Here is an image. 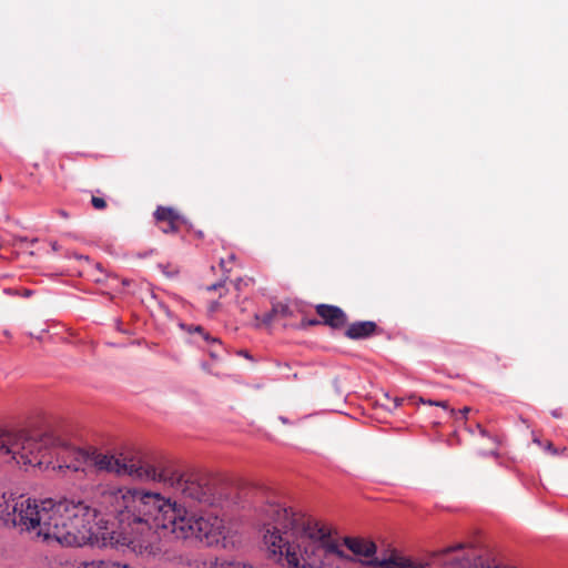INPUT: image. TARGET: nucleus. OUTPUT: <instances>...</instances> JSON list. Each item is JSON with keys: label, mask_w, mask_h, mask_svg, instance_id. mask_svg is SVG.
I'll list each match as a JSON object with an SVG mask.
<instances>
[{"label": "nucleus", "mask_w": 568, "mask_h": 568, "mask_svg": "<svg viewBox=\"0 0 568 568\" xmlns=\"http://www.w3.org/2000/svg\"><path fill=\"white\" fill-rule=\"evenodd\" d=\"M99 504L109 516L78 500L36 499L0 491V520L47 542L68 547L125 545L134 551H160L163 538L199 540L207 546L221 541V518L200 515L159 493L99 485Z\"/></svg>", "instance_id": "obj_1"}, {"label": "nucleus", "mask_w": 568, "mask_h": 568, "mask_svg": "<svg viewBox=\"0 0 568 568\" xmlns=\"http://www.w3.org/2000/svg\"><path fill=\"white\" fill-rule=\"evenodd\" d=\"M263 547L268 558L288 568H346L352 561L377 568L381 552L367 537H345L347 555L331 530L316 520L277 503H268L260 515Z\"/></svg>", "instance_id": "obj_2"}, {"label": "nucleus", "mask_w": 568, "mask_h": 568, "mask_svg": "<svg viewBox=\"0 0 568 568\" xmlns=\"http://www.w3.org/2000/svg\"><path fill=\"white\" fill-rule=\"evenodd\" d=\"M75 453H89L73 447L64 440L38 432L16 430L0 432V456H9L18 465L52 466V468L77 471L71 464Z\"/></svg>", "instance_id": "obj_3"}, {"label": "nucleus", "mask_w": 568, "mask_h": 568, "mask_svg": "<svg viewBox=\"0 0 568 568\" xmlns=\"http://www.w3.org/2000/svg\"><path fill=\"white\" fill-rule=\"evenodd\" d=\"M75 462L71 464L75 470H84L92 466L97 471L113 474L119 477L128 476L134 480L150 481L160 478L158 470L146 464L136 462L122 454L103 453L97 449L90 453H75Z\"/></svg>", "instance_id": "obj_4"}, {"label": "nucleus", "mask_w": 568, "mask_h": 568, "mask_svg": "<svg viewBox=\"0 0 568 568\" xmlns=\"http://www.w3.org/2000/svg\"><path fill=\"white\" fill-rule=\"evenodd\" d=\"M160 478L154 481H163L170 486L176 495L185 501L200 505H214L215 498L212 488L201 478L173 471L170 475L158 471Z\"/></svg>", "instance_id": "obj_5"}, {"label": "nucleus", "mask_w": 568, "mask_h": 568, "mask_svg": "<svg viewBox=\"0 0 568 568\" xmlns=\"http://www.w3.org/2000/svg\"><path fill=\"white\" fill-rule=\"evenodd\" d=\"M377 568H430L429 562H416L395 548L381 550V561Z\"/></svg>", "instance_id": "obj_6"}, {"label": "nucleus", "mask_w": 568, "mask_h": 568, "mask_svg": "<svg viewBox=\"0 0 568 568\" xmlns=\"http://www.w3.org/2000/svg\"><path fill=\"white\" fill-rule=\"evenodd\" d=\"M317 314L324 320V323L338 328L345 325L346 314L337 306L320 304L316 306Z\"/></svg>", "instance_id": "obj_7"}, {"label": "nucleus", "mask_w": 568, "mask_h": 568, "mask_svg": "<svg viewBox=\"0 0 568 568\" xmlns=\"http://www.w3.org/2000/svg\"><path fill=\"white\" fill-rule=\"evenodd\" d=\"M376 329V323L372 321L355 322L348 326L345 335L351 339L366 338Z\"/></svg>", "instance_id": "obj_8"}, {"label": "nucleus", "mask_w": 568, "mask_h": 568, "mask_svg": "<svg viewBox=\"0 0 568 568\" xmlns=\"http://www.w3.org/2000/svg\"><path fill=\"white\" fill-rule=\"evenodd\" d=\"M154 216L158 221L169 222V227L164 229V232L175 231L176 223L182 220V217L173 209L163 206L156 209Z\"/></svg>", "instance_id": "obj_9"}, {"label": "nucleus", "mask_w": 568, "mask_h": 568, "mask_svg": "<svg viewBox=\"0 0 568 568\" xmlns=\"http://www.w3.org/2000/svg\"><path fill=\"white\" fill-rule=\"evenodd\" d=\"M231 560L219 559L215 557L204 558L199 561L196 568H230Z\"/></svg>", "instance_id": "obj_10"}, {"label": "nucleus", "mask_w": 568, "mask_h": 568, "mask_svg": "<svg viewBox=\"0 0 568 568\" xmlns=\"http://www.w3.org/2000/svg\"><path fill=\"white\" fill-rule=\"evenodd\" d=\"M286 310H287V308H286V306H284V305H280V304H278V305H274V306H273V308H272L270 312H267V313L263 314L262 316H260V315H255V318H256L257 321H261L263 324L268 325V324H271V323H272V321L274 320L275 314H277V313H280V312H281L282 314H285V313H286Z\"/></svg>", "instance_id": "obj_11"}, {"label": "nucleus", "mask_w": 568, "mask_h": 568, "mask_svg": "<svg viewBox=\"0 0 568 568\" xmlns=\"http://www.w3.org/2000/svg\"><path fill=\"white\" fill-rule=\"evenodd\" d=\"M109 567V562H104V561H83V562H80L79 566L77 568H108Z\"/></svg>", "instance_id": "obj_12"}, {"label": "nucleus", "mask_w": 568, "mask_h": 568, "mask_svg": "<svg viewBox=\"0 0 568 568\" xmlns=\"http://www.w3.org/2000/svg\"><path fill=\"white\" fill-rule=\"evenodd\" d=\"M92 205L98 209V210H102L105 207L106 203L103 199L101 197H97V196H93L92 200Z\"/></svg>", "instance_id": "obj_13"}, {"label": "nucleus", "mask_w": 568, "mask_h": 568, "mask_svg": "<svg viewBox=\"0 0 568 568\" xmlns=\"http://www.w3.org/2000/svg\"><path fill=\"white\" fill-rule=\"evenodd\" d=\"M420 400H422V403H424V404L434 405V406H439V407L445 408V409H447V408H448V404H447V402H436V400H430V399H429V400L420 399Z\"/></svg>", "instance_id": "obj_14"}, {"label": "nucleus", "mask_w": 568, "mask_h": 568, "mask_svg": "<svg viewBox=\"0 0 568 568\" xmlns=\"http://www.w3.org/2000/svg\"><path fill=\"white\" fill-rule=\"evenodd\" d=\"M190 332L199 333L205 341H210L209 334L205 333L201 326H194L193 328L190 329Z\"/></svg>", "instance_id": "obj_15"}, {"label": "nucleus", "mask_w": 568, "mask_h": 568, "mask_svg": "<svg viewBox=\"0 0 568 568\" xmlns=\"http://www.w3.org/2000/svg\"><path fill=\"white\" fill-rule=\"evenodd\" d=\"M223 287H224V284L222 282H219V283L207 286V291H215V290L223 288Z\"/></svg>", "instance_id": "obj_16"}, {"label": "nucleus", "mask_w": 568, "mask_h": 568, "mask_svg": "<svg viewBox=\"0 0 568 568\" xmlns=\"http://www.w3.org/2000/svg\"><path fill=\"white\" fill-rule=\"evenodd\" d=\"M220 306L219 302H213L210 306L211 312H215L217 307Z\"/></svg>", "instance_id": "obj_17"}, {"label": "nucleus", "mask_w": 568, "mask_h": 568, "mask_svg": "<svg viewBox=\"0 0 568 568\" xmlns=\"http://www.w3.org/2000/svg\"><path fill=\"white\" fill-rule=\"evenodd\" d=\"M546 449L549 450L550 453L552 454H556L557 450L554 448L552 444L551 443H548L547 446H546Z\"/></svg>", "instance_id": "obj_18"}, {"label": "nucleus", "mask_w": 568, "mask_h": 568, "mask_svg": "<svg viewBox=\"0 0 568 568\" xmlns=\"http://www.w3.org/2000/svg\"><path fill=\"white\" fill-rule=\"evenodd\" d=\"M468 412H469V408L464 407L462 410L458 412V414H460L463 417H465Z\"/></svg>", "instance_id": "obj_19"}, {"label": "nucleus", "mask_w": 568, "mask_h": 568, "mask_svg": "<svg viewBox=\"0 0 568 568\" xmlns=\"http://www.w3.org/2000/svg\"><path fill=\"white\" fill-rule=\"evenodd\" d=\"M108 568H122V565L116 564V562H109V567Z\"/></svg>", "instance_id": "obj_20"}, {"label": "nucleus", "mask_w": 568, "mask_h": 568, "mask_svg": "<svg viewBox=\"0 0 568 568\" xmlns=\"http://www.w3.org/2000/svg\"><path fill=\"white\" fill-rule=\"evenodd\" d=\"M278 419H280L284 425H288V424H291V423H290V420H288L286 417H284V416H280V417H278Z\"/></svg>", "instance_id": "obj_21"}, {"label": "nucleus", "mask_w": 568, "mask_h": 568, "mask_svg": "<svg viewBox=\"0 0 568 568\" xmlns=\"http://www.w3.org/2000/svg\"><path fill=\"white\" fill-rule=\"evenodd\" d=\"M477 427L479 429L480 435L487 436V432L480 425H477Z\"/></svg>", "instance_id": "obj_22"}, {"label": "nucleus", "mask_w": 568, "mask_h": 568, "mask_svg": "<svg viewBox=\"0 0 568 568\" xmlns=\"http://www.w3.org/2000/svg\"><path fill=\"white\" fill-rule=\"evenodd\" d=\"M552 416H554V417H556V418H558V417H560V414H559V412H558V410H554V412H552Z\"/></svg>", "instance_id": "obj_23"}, {"label": "nucleus", "mask_w": 568, "mask_h": 568, "mask_svg": "<svg viewBox=\"0 0 568 568\" xmlns=\"http://www.w3.org/2000/svg\"><path fill=\"white\" fill-rule=\"evenodd\" d=\"M52 250H53V251H57V250H58L57 242H53V243H52Z\"/></svg>", "instance_id": "obj_24"}, {"label": "nucleus", "mask_w": 568, "mask_h": 568, "mask_svg": "<svg viewBox=\"0 0 568 568\" xmlns=\"http://www.w3.org/2000/svg\"><path fill=\"white\" fill-rule=\"evenodd\" d=\"M31 295V292L30 291H26L24 292V296H30Z\"/></svg>", "instance_id": "obj_25"}, {"label": "nucleus", "mask_w": 568, "mask_h": 568, "mask_svg": "<svg viewBox=\"0 0 568 568\" xmlns=\"http://www.w3.org/2000/svg\"><path fill=\"white\" fill-rule=\"evenodd\" d=\"M162 273L166 276H170V273H168L165 270H162Z\"/></svg>", "instance_id": "obj_26"}, {"label": "nucleus", "mask_w": 568, "mask_h": 568, "mask_svg": "<svg viewBox=\"0 0 568 568\" xmlns=\"http://www.w3.org/2000/svg\"><path fill=\"white\" fill-rule=\"evenodd\" d=\"M162 273L166 276H170V273H168L165 270H162Z\"/></svg>", "instance_id": "obj_27"}, {"label": "nucleus", "mask_w": 568, "mask_h": 568, "mask_svg": "<svg viewBox=\"0 0 568 568\" xmlns=\"http://www.w3.org/2000/svg\"><path fill=\"white\" fill-rule=\"evenodd\" d=\"M162 273L166 276H170V273H168L165 270H162Z\"/></svg>", "instance_id": "obj_28"}, {"label": "nucleus", "mask_w": 568, "mask_h": 568, "mask_svg": "<svg viewBox=\"0 0 568 568\" xmlns=\"http://www.w3.org/2000/svg\"><path fill=\"white\" fill-rule=\"evenodd\" d=\"M162 273L166 276H170V273H168L165 270H162Z\"/></svg>", "instance_id": "obj_29"}, {"label": "nucleus", "mask_w": 568, "mask_h": 568, "mask_svg": "<svg viewBox=\"0 0 568 568\" xmlns=\"http://www.w3.org/2000/svg\"><path fill=\"white\" fill-rule=\"evenodd\" d=\"M0 432H14L13 429H1L0 428Z\"/></svg>", "instance_id": "obj_30"}, {"label": "nucleus", "mask_w": 568, "mask_h": 568, "mask_svg": "<svg viewBox=\"0 0 568 568\" xmlns=\"http://www.w3.org/2000/svg\"><path fill=\"white\" fill-rule=\"evenodd\" d=\"M491 455L495 456V457L498 456V454L496 452H491Z\"/></svg>", "instance_id": "obj_31"}, {"label": "nucleus", "mask_w": 568, "mask_h": 568, "mask_svg": "<svg viewBox=\"0 0 568 568\" xmlns=\"http://www.w3.org/2000/svg\"><path fill=\"white\" fill-rule=\"evenodd\" d=\"M399 404H400V400L396 399V406H399Z\"/></svg>", "instance_id": "obj_32"}]
</instances>
